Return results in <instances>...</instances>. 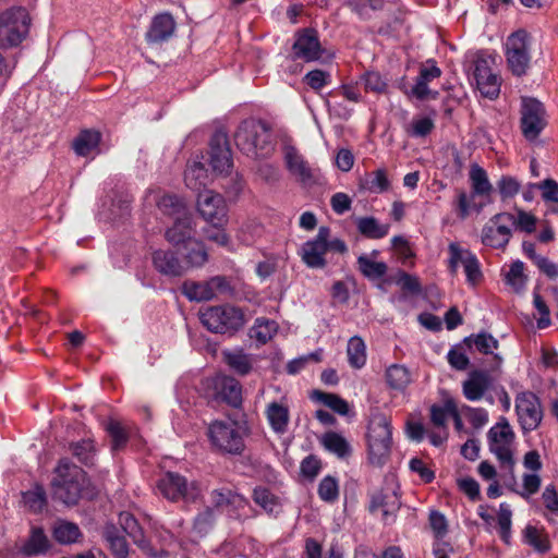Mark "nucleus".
<instances>
[{"label":"nucleus","instance_id":"obj_1","mask_svg":"<svg viewBox=\"0 0 558 558\" xmlns=\"http://www.w3.org/2000/svg\"><path fill=\"white\" fill-rule=\"evenodd\" d=\"M236 147L250 157H266L272 149L271 131L262 120L250 118L240 123L234 134Z\"/></svg>","mask_w":558,"mask_h":558},{"label":"nucleus","instance_id":"obj_2","mask_svg":"<svg viewBox=\"0 0 558 558\" xmlns=\"http://www.w3.org/2000/svg\"><path fill=\"white\" fill-rule=\"evenodd\" d=\"M86 482L84 470L68 458L59 461L54 469V476L51 482L52 497L66 506L77 504Z\"/></svg>","mask_w":558,"mask_h":558},{"label":"nucleus","instance_id":"obj_3","mask_svg":"<svg viewBox=\"0 0 558 558\" xmlns=\"http://www.w3.org/2000/svg\"><path fill=\"white\" fill-rule=\"evenodd\" d=\"M329 227L322 226L315 238L304 242L300 248L302 262L313 269H322L327 265L325 254L335 252L344 254L348 251L345 242L339 238H331Z\"/></svg>","mask_w":558,"mask_h":558},{"label":"nucleus","instance_id":"obj_4","mask_svg":"<svg viewBox=\"0 0 558 558\" xmlns=\"http://www.w3.org/2000/svg\"><path fill=\"white\" fill-rule=\"evenodd\" d=\"M392 442V428L389 420L383 413L373 414L367 427L368 460L373 465L386 463Z\"/></svg>","mask_w":558,"mask_h":558},{"label":"nucleus","instance_id":"obj_5","mask_svg":"<svg viewBox=\"0 0 558 558\" xmlns=\"http://www.w3.org/2000/svg\"><path fill=\"white\" fill-rule=\"evenodd\" d=\"M199 319L209 331L221 335H233L245 324L243 311L229 304L209 306L201 311Z\"/></svg>","mask_w":558,"mask_h":558},{"label":"nucleus","instance_id":"obj_6","mask_svg":"<svg viewBox=\"0 0 558 558\" xmlns=\"http://www.w3.org/2000/svg\"><path fill=\"white\" fill-rule=\"evenodd\" d=\"M31 16L25 8L12 7L0 13V48L17 47L28 35Z\"/></svg>","mask_w":558,"mask_h":558},{"label":"nucleus","instance_id":"obj_7","mask_svg":"<svg viewBox=\"0 0 558 558\" xmlns=\"http://www.w3.org/2000/svg\"><path fill=\"white\" fill-rule=\"evenodd\" d=\"M157 493L171 502H195L201 496V488L195 481L180 473L168 471L156 482Z\"/></svg>","mask_w":558,"mask_h":558},{"label":"nucleus","instance_id":"obj_8","mask_svg":"<svg viewBox=\"0 0 558 558\" xmlns=\"http://www.w3.org/2000/svg\"><path fill=\"white\" fill-rule=\"evenodd\" d=\"M207 437L211 447L222 453L241 454L244 450L243 435L234 421H213L208 425Z\"/></svg>","mask_w":558,"mask_h":558},{"label":"nucleus","instance_id":"obj_9","mask_svg":"<svg viewBox=\"0 0 558 558\" xmlns=\"http://www.w3.org/2000/svg\"><path fill=\"white\" fill-rule=\"evenodd\" d=\"M515 434L505 416H500L487 432V444L489 451L496 457L499 464H507L511 468L515 464L514 459Z\"/></svg>","mask_w":558,"mask_h":558},{"label":"nucleus","instance_id":"obj_10","mask_svg":"<svg viewBox=\"0 0 558 558\" xmlns=\"http://www.w3.org/2000/svg\"><path fill=\"white\" fill-rule=\"evenodd\" d=\"M530 46V34L525 29L513 32L505 43L507 66L517 77L527 74L531 64Z\"/></svg>","mask_w":558,"mask_h":558},{"label":"nucleus","instance_id":"obj_11","mask_svg":"<svg viewBox=\"0 0 558 558\" xmlns=\"http://www.w3.org/2000/svg\"><path fill=\"white\" fill-rule=\"evenodd\" d=\"M520 113L522 135L526 141L534 142L547 125L545 107L536 98L522 97Z\"/></svg>","mask_w":558,"mask_h":558},{"label":"nucleus","instance_id":"obj_12","mask_svg":"<svg viewBox=\"0 0 558 558\" xmlns=\"http://www.w3.org/2000/svg\"><path fill=\"white\" fill-rule=\"evenodd\" d=\"M515 413L524 435L537 429L543 420L539 398L531 391L519 393L515 398Z\"/></svg>","mask_w":558,"mask_h":558},{"label":"nucleus","instance_id":"obj_13","mask_svg":"<svg viewBox=\"0 0 558 558\" xmlns=\"http://www.w3.org/2000/svg\"><path fill=\"white\" fill-rule=\"evenodd\" d=\"M295 59L305 62H314L331 59L333 54L328 53L320 45L318 33L314 28H303L296 32L292 46Z\"/></svg>","mask_w":558,"mask_h":558},{"label":"nucleus","instance_id":"obj_14","mask_svg":"<svg viewBox=\"0 0 558 558\" xmlns=\"http://www.w3.org/2000/svg\"><path fill=\"white\" fill-rule=\"evenodd\" d=\"M449 270L457 274L459 265L463 266L466 282L475 287L482 279L481 264L471 251L462 248L458 243L452 242L448 246Z\"/></svg>","mask_w":558,"mask_h":558},{"label":"nucleus","instance_id":"obj_15","mask_svg":"<svg viewBox=\"0 0 558 558\" xmlns=\"http://www.w3.org/2000/svg\"><path fill=\"white\" fill-rule=\"evenodd\" d=\"M515 223V218L511 214L495 215L482 230V242L493 248L504 247L510 240L511 227Z\"/></svg>","mask_w":558,"mask_h":558},{"label":"nucleus","instance_id":"obj_16","mask_svg":"<svg viewBox=\"0 0 558 558\" xmlns=\"http://www.w3.org/2000/svg\"><path fill=\"white\" fill-rule=\"evenodd\" d=\"M494 379L486 371H473L462 384V392L466 400L476 402L485 399L489 404L495 400L487 391L492 389Z\"/></svg>","mask_w":558,"mask_h":558},{"label":"nucleus","instance_id":"obj_17","mask_svg":"<svg viewBox=\"0 0 558 558\" xmlns=\"http://www.w3.org/2000/svg\"><path fill=\"white\" fill-rule=\"evenodd\" d=\"M197 211L207 222L226 221L228 208L222 195L204 190L197 194Z\"/></svg>","mask_w":558,"mask_h":558},{"label":"nucleus","instance_id":"obj_18","mask_svg":"<svg viewBox=\"0 0 558 558\" xmlns=\"http://www.w3.org/2000/svg\"><path fill=\"white\" fill-rule=\"evenodd\" d=\"M400 506V497L396 492L379 490L371 496L368 509L371 513L380 512L384 524L391 525L396 522Z\"/></svg>","mask_w":558,"mask_h":558},{"label":"nucleus","instance_id":"obj_19","mask_svg":"<svg viewBox=\"0 0 558 558\" xmlns=\"http://www.w3.org/2000/svg\"><path fill=\"white\" fill-rule=\"evenodd\" d=\"M128 514L122 513L120 515V519L124 522L123 526L107 524L102 531V537L114 558H128L129 556V544L125 534L129 535L132 524L130 521L128 522Z\"/></svg>","mask_w":558,"mask_h":558},{"label":"nucleus","instance_id":"obj_20","mask_svg":"<svg viewBox=\"0 0 558 558\" xmlns=\"http://www.w3.org/2000/svg\"><path fill=\"white\" fill-rule=\"evenodd\" d=\"M195 223L191 213L174 219L173 225L165 232L166 240L173 246L187 248L189 242L195 239Z\"/></svg>","mask_w":558,"mask_h":558},{"label":"nucleus","instance_id":"obj_21","mask_svg":"<svg viewBox=\"0 0 558 558\" xmlns=\"http://www.w3.org/2000/svg\"><path fill=\"white\" fill-rule=\"evenodd\" d=\"M265 417L270 429L278 436L284 435L289 429L290 410L282 398L280 401L269 402L264 411Z\"/></svg>","mask_w":558,"mask_h":558},{"label":"nucleus","instance_id":"obj_22","mask_svg":"<svg viewBox=\"0 0 558 558\" xmlns=\"http://www.w3.org/2000/svg\"><path fill=\"white\" fill-rule=\"evenodd\" d=\"M210 165L215 171L221 173L232 167L231 149L222 134H216L210 141Z\"/></svg>","mask_w":558,"mask_h":558},{"label":"nucleus","instance_id":"obj_23","mask_svg":"<svg viewBox=\"0 0 558 558\" xmlns=\"http://www.w3.org/2000/svg\"><path fill=\"white\" fill-rule=\"evenodd\" d=\"M177 23L169 12H163L154 16L146 39L149 44H159L167 41L175 31Z\"/></svg>","mask_w":558,"mask_h":558},{"label":"nucleus","instance_id":"obj_24","mask_svg":"<svg viewBox=\"0 0 558 558\" xmlns=\"http://www.w3.org/2000/svg\"><path fill=\"white\" fill-rule=\"evenodd\" d=\"M145 199L146 202H155L158 209L163 215L172 217L173 219L190 213L183 199L173 194H163L159 196L158 193L148 191Z\"/></svg>","mask_w":558,"mask_h":558},{"label":"nucleus","instance_id":"obj_25","mask_svg":"<svg viewBox=\"0 0 558 558\" xmlns=\"http://www.w3.org/2000/svg\"><path fill=\"white\" fill-rule=\"evenodd\" d=\"M153 265L163 276L180 277L184 274V266L175 252L171 250H157L153 253Z\"/></svg>","mask_w":558,"mask_h":558},{"label":"nucleus","instance_id":"obj_26","mask_svg":"<svg viewBox=\"0 0 558 558\" xmlns=\"http://www.w3.org/2000/svg\"><path fill=\"white\" fill-rule=\"evenodd\" d=\"M284 161L290 173L296 177L302 183L306 184L313 180V170L293 146L288 145L284 147Z\"/></svg>","mask_w":558,"mask_h":558},{"label":"nucleus","instance_id":"obj_27","mask_svg":"<svg viewBox=\"0 0 558 558\" xmlns=\"http://www.w3.org/2000/svg\"><path fill=\"white\" fill-rule=\"evenodd\" d=\"M216 387L221 399L233 408H239L242 404V386L239 380L231 376H222L217 383Z\"/></svg>","mask_w":558,"mask_h":558},{"label":"nucleus","instance_id":"obj_28","mask_svg":"<svg viewBox=\"0 0 558 558\" xmlns=\"http://www.w3.org/2000/svg\"><path fill=\"white\" fill-rule=\"evenodd\" d=\"M252 498L267 514L277 517L282 509L281 499L268 487L257 486L253 489Z\"/></svg>","mask_w":558,"mask_h":558},{"label":"nucleus","instance_id":"obj_29","mask_svg":"<svg viewBox=\"0 0 558 558\" xmlns=\"http://www.w3.org/2000/svg\"><path fill=\"white\" fill-rule=\"evenodd\" d=\"M105 429L111 438V450L120 451L125 448L129 438L133 433V426L122 424L121 422L110 418L106 425Z\"/></svg>","mask_w":558,"mask_h":558},{"label":"nucleus","instance_id":"obj_30","mask_svg":"<svg viewBox=\"0 0 558 558\" xmlns=\"http://www.w3.org/2000/svg\"><path fill=\"white\" fill-rule=\"evenodd\" d=\"M101 134L95 130H83L74 138L72 147L76 155L86 157L98 150Z\"/></svg>","mask_w":558,"mask_h":558},{"label":"nucleus","instance_id":"obj_31","mask_svg":"<svg viewBox=\"0 0 558 558\" xmlns=\"http://www.w3.org/2000/svg\"><path fill=\"white\" fill-rule=\"evenodd\" d=\"M355 225L360 234L367 239L378 240L385 238L390 229L388 223H380L375 217H357Z\"/></svg>","mask_w":558,"mask_h":558},{"label":"nucleus","instance_id":"obj_32","mask_svg":"<svg viewBox=\"0 0 558 558\" xmlns=\"http://www.w3.org/2000/svg\"><path fill=\"white\" fill-rule=\"evenodd\" d=\"M131 522L132 526H130L129 536L133 539L134 544H136L141 550L153 558H163L168 554L163 549H155L150 542L145 538L142 529L138 526L137 521L133 515L128 514V522Z\"/></svg>","mask_w":558,"mask_h":558},{"label":"nucleus","instance_id":"obj_33","mask_svg":"<svg viewBox=\"0 0 558 558\" xmlns=\"http://www.w3.org/2000/svg\"><path fill=\"white\" fill-rule=\"evenodd\" d=\"M469 178L471 182L472 193L480 197H488L493 192V184L490 183L487 172L484 168L474 163L470 168Z\"/></svg>","mask_w":558,"mask_h":558},{"label":"nucleus","instance_id":"obj_34","mask_svg":"<svg viewBox=\"0 0 558 558\" xmlns=\"http://www.w3.org/2000/svg\"><path fill=\"white\" fill-rule=\"evenodd\" d=\"M225 362L238 375H248L253 369V359L251 354L243 350L226 351L223 353Z\"/></svg>","mask_w":558,"mask_h":558},{"label":"nucleus","instance_id":"obj_35","mask_svg":"<svg viewBox=\"0 0 558 558\" xmlns=\"http://www.w3.org/2000/svg\"><path fill=\"white\" fill-rule=\"evenodd\" d=\"M278 331V324L266 317H258L250 329V337L258 344H266Z\"/></svg>","mask_w":558,"mask_h":558},{"label":"nucleus","instance_id":"obj_36","mask_svg":"<svg viewBox=\"0 0 558 558\" xmlns=\"http://www.w3.org/2000/svg\"><path fill=\"white\" fill-rule=\"evenodd\" d=\"M348 363L352 368L361 369L367 361L366 344L360 336L349 339L347 345Z\"/></svg>","mask_w":558,"mask_h":558},{"label":"nucleus","instance_id":"obj_37","mask_svg":"<svg viewBox=\"0 0 558 558\" xmlns=\"http://www.w3.org/2000/svg\"><path fill=\"white\" fill-rule=\"evenodd\" d=\"M477 196L472 192L466 193L463 190L457 193L453 206L460 219L464 220L471 211L481 213L483 210L485 203H477L475 201Z\"/></svg>","mask_w":558,"mask_h":558},{"label":"nucleus","instance_id":"obj_38","mask_svg":"<svg viewBox=\"0 0 558 558\" xmlns=\"http://www.w3.org/2000/svg\"><path fill=\"white\" fill-rule=\"evenodd\" d=\"M70 451L84 465L95 464L97 449L92 438H84L70 444Z\"/></svg>","mask_w":558,"mask_h":558},{"label":"nucleus","instance_id":"obj_39","mask_svg":"<svg viewBox=\"0 0 558 558\" xmlns=\"http://www.w3.org/2000/svg\"><path fill=\"white\" fill-rule=\"evenodd\" d=\"M50 543L41 527H33L28 539L23 544L21 551L26 556L45 554Z\"/></svg>","mask_w":558,"mask_h":558},{"label":"nucleus","instance_id":"obj_40","mask_svg":"<svg viewBox=\"0 0 558 558\" xmlns=\"http://www.w3.org/2000/svg\"><path fill=\"white\" fill-rule=\"evenodd\" d=\"M323 447L336 454L338 458H347L351 453V446L349 441L339 433L327 432L320 439Z\"/></svg>","mask_w":558,"mask_h":558},{"label":"nucleus","instance_id":"obj_41","mask_svg":"<svg viewBox=\"0 0 558 558\" xmlns=\"http://www.w3.org/2000/svg\"><path fill=\"white\" fill-rule=\"evenodd\" d=\"M185 185L197 193L207 185L208 173L205 166L201 162H193L190 165L184 173Z\"/></svg>","mask_w":558,"mask_h":558},{"label":"nucleus","instance_id":"obj_42","mask_svg":"<svg viewBox=\"0 0 558 558\" xmlns=\"http://www.w3.org/2000/svg\"><path fill=\"white\" fill-rule=\"evenodd\" d=\"M386 381L391 389L403 391L412 381V376L404 365L393 364L386 371Z\"/></svg>","mask_w":558,"mask_h":558},{"label":"nucleus","instance_id":"obj_43","mask_svg":"<svg viewBox=\"0 0 558 558\" xmlns=\"http://www.w3.org/2000/svg\"><path fill=\"white\" fill-rule=\"evenodd\" d=\"M464 342L470 349L474 348L482 354H493L494 351L498 348V340L486 331L473 333L466 337Z\"/></svg>","mask_w":558,"mask_h":558},{"label":"nucleus","instance_id":"obj_44","mask_svg":"<svg viewBox=\"0 0 558 558\" xmlns=\"http://www.w3.org/2000/svg\"><path fill=\"white\" fill-rule=\"evenodd\" d=\"M522 538L523 543L539 554H545L550 549L548 536L534 525L527 524L524 527Z\"/></svg>","mask_w":558,"mask_h":558},{"label":"nucleus","instance_id":"obj_45","mask_svg":"<svg viewBox=\"0 0 558 558\" xmlns=\"http://www.w3.org/2000/svg\"><path fill=\"white\" fill-rule=\"evenodd\" d=\"M52 534L54 539L63 545L76 543L82 537L78 525L69 521H58Z\"/></svg>","mask_w":558,"mask_h":558},{"label":"nucleus","instance_id":"obj_46","mask_svg":"<svg viewBox=\"0 0 558 558\" xmlns=\"http://www.w3.org/2000/svg\"><path fill=\"white\" fill-rule=\"evenodd\" d=\"M359 269L368 280H380L387 272V264L373 260L365 254L357 257Z\"/></svg>","mask_w":558,"mask_h":558},{"label":"nucleus","instance_id":"obj_47","mask_svg":"<svg viewBox=\"0 0 558 558\" xmlns=\"http://www.w3.org/2000/svg\"><path fill=\"white\" fill-rule=\"evenodd\" d=\"M183 250L185 251L184 259L191 267L199 268L208 260V253L202 240L193 239L189 242L187 248Z\"/></svg>","mask_w":558,"mask_h":558},{"label":"nucleus","instance_id":"obj_48","mask_svg":"<svg viewBox=\"0 0 558 558\" xmlns=\"http://www.w3.org/2000/svg\"><path fill=\"white\" fill-rule=\"evenodd\" d=\"M182 293L190 301L202 302L214 299V292L209 287L208 280L203 282L185 281L182 284Z\"/></svg>","mask_w":558,"mask_h":558},{"label":"nucleus","instance_id":"obj_49","mask_svg":"<svg viewBox=\"0 0 558 558\" xmlns=\"http://www.w3.org/2000/svg\"><path fill=\"white\" fill-rule=\"evenodd\" d=\"M361 186L369 193L380 194L389 190L390 181L387 170L379 168L373 171L365 180L361 182Z\"/></svg>","mask_w":558,"mask_h":558},{"label":"nucleus","instance_id":"obj_50","mask_svg":"<svg viewBox=\"0 0 558 558\" xmlns=\"http://www.w3.org/2000/svg\"><path fill=\"white\" fill-rule=\"evenodd\" d=\"M311 398L314 401H318L325 404L340 415H347L349 413L348 402L335 393L324 392L322 390H313Z\"/></svg>","mask_w":558,"mask_h":558},{"label":"nucleus","instance_id":"obj_51","mask_svg":"<svg viewBox=\"0 0 558 558\" xmlns=\"http://www.w3.org/2000/svg\"><path fill=\"white\" fill-rule=\"evenodd\" d=\"M343 4L348 7L362 20L371 17L369 11H380L384 9V0H343Z\"/></svg>","mask_w":558,"mask_h":558},{"label":"nucleus","instance_id":"obj_52","mask_svg":"<svg viewBox=\"0 0 558 558\" xmlns=\"http://www.w3.org/2000/svg\"><path fill=\"white\" fill-rule=\"evenodd\" d=\"M225 221L209 222L210 226L204 228L203 233L206 240L216 243L217 245L227 248L228 251L233 250V244L230 236L222 228Z\"/></svg>","mask_w":558,"mask_h":558},{"label":"nucleus","instance_id":"obj_53","mask_svg":"<svg viewBox=\"0 0 558 558\" xmlns=\"http://www.w3.org/2000/svg\"><path fill=\"white\" fill-rule=\"evenodd\" d=\"M434 128L435 122L433 117L415 116L405 126V132L411 137L422 138L427 136Z\"/></svg>","mask_w":558,"mask_h":558},{"label":"nucleus","instance_id":"obj_54","mask_svg":"<svg viewBox=\"0 0 558 558\" xmlns=\"http://www.w3.org/2000/svg\"><path fill=\"white\" fill-rule=\"evenodd\" d=\"M24 505L33 512H40L47 504L46 492L43 486L35 485L22 495Z\"/></svg>","mask_w":558,"mask_h":558},{"label":"nucleus","instance_id":"obj_55","mask_svg":"<svg viewBox=\"0 0 558 558\" xmlns=\"http://www.w3.org/2000/svg\"><path fill=\"white\" fill-rule=\"evenodd\" d=\"M215 522L216 511L213 508H206L195 517L193 522V532L198 537H204L213 530Z\"/></svg>","mask_w":558,"mask_h":558},{"label":"nucleus","instance_id":"obj_56","mask_svg":"<svg viewBox=\"0 0 558 558\" xmlns=\"http://www.w3.org/2000/svg\"><path fill=\"white\" fill-rule=\"evenodd\" d=\"M526 282L527 277L524 275V263L521 260L513 262L506 274V283L515 292H521L524 290Z\"/></svg>","mask_w":558,"mask_h":558},{"label":"nucleus","instance_id":"obj_57","mask_svg":"<svg viewBox=\"0 0 558 558\" xmlns=\"http://www.w3.org/2000/svg\"><path fill=\"white\" fill-rule=\"evenodd\" d=\"M512 511L508 504L501 502L497 513V523L499 527V535L504 543L510 544L511 541V525H512Z\"/></svg>","mask_w":558,"mask_h":558},{"label":"nucleus","instance_id":"obj_58","mask_svg":"<svg viewBox=\"0 0 558 558\" xmlns=\"http://www.w3.org/2000/svg\"><path fill=\"white\" fill-rule=\"evenodd\" d=\"M542 486V478L538 473H524L522 475V485L521 488L515 490V494L522 497L523 499H530L532 496L538 493Z\"/></svg>","mask_w":558,"mask_h":558},{"label":"nucleus","instance_id":"obj_59","mask_svg":"<svg viewBox=\"0 0 558 558\" xmlns=\"http://www.w3.org/2000/svg\"><path fill=\"white\" fill-rule=\"evenodd\" d=\"M318 496L326 502H333L339 497V485L336 477L327 475L319 482Z\"/></svg>","mask_w":558,"mask_h":558},{"label":"nucleus","instance_id":"obj_60","mask_svg":"<svg viewBox=\"0 0 558 558\" xmlns=\"http://www.w3.org/2000/svg\"><path fill=\"white\" fill-rule=\"evenodd\" d=\"M476 85L481 94L489 99H495L500 93V78L495 74L476 80Z\"/></svg>","mask_w":558,"mask_h":558},{"label":"nucleus","instance_id":"obj_61","mask_svg":"<svg viewBox=\"0 0 558 558\" xmlns=\"http://www.w3.org/2000/svg\"><path fill=\"white\" fill-rule=\"evenodd\" d=\"M132 197L128 193L116 195L109 208V218L112 220L121 219L129 215L131 209Z\"/></svg>","mask_w":558,"mask_h":558},{"label":"nucleus","instance_id":"obj_62","mask_svg":"<svg viewBox=\"0 0 558 558\" xmlns=\"http://www.w3.org/2000/svg\"><path fill=\"white\" fill-rule=\"evenodd\" d=\"M521 189V183L511 175H501L497 182V190L502 201L513 198Z\"/></svg>","mask_w":558,"mask_h":558},{"label":"nucleus","instance_id":"obj_63","mask_svg":"<svg viewBox=\"0 0 558 558\" xmlns=\"http://www.w3.org/2000/svg\"><path fill=\"white\" fill-rule=\"evenodd\" d=\"M449 403H456V401L452 398H447L442 404H433L430 407V421L435 426L446 429L447 420L451 415V411L448 410Z\"/></svg>","mask_w":558,"mask_h":558},{"label":"nucleus","instance_id":"obj_64","mask_svg":"<svg viewBox=\"0 0 558 558\" xmlns=\"http://www.w3.org/2000/svg\"><path fill=\"white\" fill-rule=\"evenodd\" d=\"M303 81L312 89L320 90L331 83V75L327 71L316 69L306 73Z\"/></svg>","mask_w":558,"mask_h":558}]
</instances>
